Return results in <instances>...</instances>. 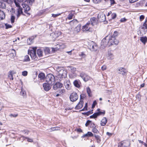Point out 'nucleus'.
Segmentation results:
<instances>
[{"instance_id":"nucleus-59","label":"nucleus","mask_w":147,"mask_h":147,"mask_svg":"<svg viewBox=\"0 0 147 147\" xmlns=\"http://www.w3.org/2000/svg\"><path fill=\"white\" fill-rule=\"evenodd\" d=\"M25 138L27 139V141L28 142H33V140L32 139L29 138L27 137H26Z\"/></svg>"},{"instance_id":"nucleus-2","label":"nucleus","mask_w":147,"mask_h":147,"mask_svg":"<svg viewBox=\"0 0 147 147\" xmlns=\"http://www.w3.org/2000/svg\"><path fill=\"white\" fill-rule=\"evenodd\" d=\"M45 79L46 82L49 84H53L55 80L54 76L51 74H48L45 78Z\"/></svg>"},{"instance_id":"nucleus-34","label":"nucleus","mask_w":147,"mask_h":147,"mask_svg":"<svg viewBox=\"0 0 147 147\" xmlns=\"http://www.w3.org/2000/svg\"><path fill=\"white\" fill-rule=\"evenodd\" d=\"M24 61H29L30 60L29 57L28 55H26L24 57Z\"/></svg>"},{"instance_id":"nucleus-11","label":"nucleus","mask_w":147,"mask_h":147,"mask_svg":"<svg viewBox=\"0 0 147 147\" xmlns=\"http://www.w3.org/2000/svg\"><path fill=\"white\" fill-rule=\"evenodd\" d=\"M127 72L126 69L123 67H120L118 69V73L123 76L126 75Z\"/></svg>"},{"instance_id":"nucleus-21","label":"nucleus","mask_w":147,"mask_h":147,"mask_svg":"<svg viewBox=\"0 0 147 147\" xmlns=\"http://www.w3.org/2000/svg\"><path fill=\"white\" fill-rule=\"evenodd\" d=\"M114 56L113 54L111 52H108L107 55V58L109 60H112L114 59Z\"/></svg>"},{"instance_id":"nucleus-8","label":"nucleus","mask_w":147,"mask_h":147,"mask_svg":"<svg viewBox=\"0 0 147 147\" xmlns=\"http://www.w3.org/2000/svg\"><path fill=\"white\" fill-rule=\"evenodd\" d=\"M78 96L76 92H73L70 96V99L71 101L74 102L76 101L78 98Z\"/></svg>"},{"instance_id":"nucleus-37","label":"nucleus","mask_w":147,"mask_h":147,"mask_svg":"<svg viewBox=\"0 0 147 147\" xmlns=\"http://www.w3.org/2000/svg\"><path fill=\"white\" fill-rule=\"evenodd\" d=\"M34 38H29L27 40V42L28 45H30L31 43V41Z\"/></svg>"},{"instance_id":"nucleus-1","label":"nucleus","mask_w":147,"mask_h":147,"mask_svg":"<svg viewBox=\"0 0 147 147\" xmlns=\"http://www.w3.org/2000/svg\"><path fill=\"white\" fill-rule=\"evenodd\" d=\"M57 79L61 81L63 78H65L67 76V72L62 68H58L57 69Z\"/></svg>"},{"instance_id":"nucleus-42","label":"nucleus","mask_w":147,"mask_h":147,"mask_svg":"<svg viewBox=\"0 0 147 147\" xmlns=\"http://www.w3.org/2000/svg\"><path fill=\"white\" fill-rule=\"evenodd\" d=\"M5 26L6 27V29H8L9 28H11L12 26L11 25H10L8 24H5Z\"/></svg>"},{"instance_id":"nucleus-40","label":"nucleus","mask_w":147,"mask_h":147,"mask_svg":"<svg viewBox=\"0 0 147 147\" xmlns=\"http://www.w3.org/2000/svg\"><path fill=\"white\" fill-rule=\"evenodd\" d=\"M73 16V14L71 13L69 14L67 18L69 20H71L72 19Z\"/></svg>"},{"instance_id":"nucleus-63","label":"nucleus","mask_w":147,"mask_h":147,"mask_svg":"<svg viewBox=\"0 0 147 147\" xmlns=\"http://www.w3.org/2000/svg\"><path fill=\"white\" fill-rule=\"evenodd\" d=\"M79 55L80 56H82L83 57H85V55L83 53H81Z\"/></svg>"},{"instance_id":"nucleus-9","label":"nucleus","mask_w":147,"mask_h":147,"mask_svg":"<svg viewBox=\"0 0 147 147\" xmlns=\"http://www.w3.org/2000/svg\"><path fill=\"white\" fill-rule=\"evenodd\" d=\"M101 45H103L104 47H106L107 46H110L109 45V42L108 40V36H106L105 38L102 40Z\"/></svg>"},{"instance_id":"nucleus-52","label":"nucleus","mask_w":147,"mask_h":147,"mask_svg":"<svg viewBox=\"0 0 147 147\" xmlns=\"http://www.w3.org/2000/svg\"><path fill=\"white\" fill-rule=\"evenodd\" d=\"M93 1L95 3H98L100 2L102 0H93Z\"/></svg>"},{"instance_id":"nucleus-12","label":"nucleus","mask_w":147,"mask_h":147,"mask_svg":"<svg viewBox=\"0 0 147 147\" xmlns=\"http://www.w3.org/2000/svg\"><path fill=\"white\" fill-rule=\"evenodd\" d=\"M64 85L66 88L68 89L69 90L71 88V84L70 82V81L68 80H65L64 81Z\"/></svg>"},{"instance_id":"nucleus-41","label":"nucleus","mask_w":147,"mask_h":147,"mask_svg":"<svg viewBox=\"0 0 147 147\" xmlns=\"http://www.w3.org/2000/svg\"><path fill=\"white\" fill-rule=\"evenodd\" d=\"M97 113L98 114V115L99 116L102 115H104L105 114V111H103L98 112Z\"/></svg>"},{"instance_id":"nucleus-6","label":"nucleus","mask_w":147,"mask_h":147,"mask_svg":"<svg viewBox=\"0 0 147 147\" xmlns=\"http://www.w3.org/2000/svg\"><path fill=\"white\" fill-rule=\"evenodd\" d=\"M14 2L16 6L18 7V13L17 15V18H18L20 17L21 14H23L22 11V9L20 5L18 3L16 0H14Z\"/></svg>"},{"instance_id":"nucleus-35","label":"nucleus","mask_w":147,"mask_h":147,"mask_svg":"<svg viewBox=\"0 0 147 147\" xmlns=\"http://www.w3.org/2000/svg\"><path fill=\"white\" fill-rule=\"evenodd\" d=\"M15 17L13 15H11V21L12 24L14 22L15 19Z\"/></svg>"},{"instance_id":"nucleus-60","label":"nucleus","mask_w":147,"mask_h":147,"mask_svg":"<svg viewBox=\"0 0 147 147\" xmlns=\"http://www.w3.org/2000/svg\"><path fill=\"white\" fill-rule=\"evenodd\" d=\"M22 5L23 6V7L24 9L27 7V6H28V5H27V4L25 3H22Z\"/></svg>"},{"instance_id":"nucleus-23","label":"nucleus","mask_w":147,"mask_h":147,"mask_svg":"<svg viewBox=\"0 0 147 147\" xmlns=\"http://www.w3.org/2000/svg\"><path fill=\"white\" fill-rule=\"evenodd\" d=\"M140 40L144 45H145L147 41V38L146 36L141 37Z\"/></svg>"},{"instance_id":"nucleus-38","label":"nucleus","mask_w":147,"mask_h":147,"mask_svg":"<svg viewBox=\"0 0 147 147\" xmlns=\"http://www.w3.org/2000/svg\"><path fill=\"white\" fill-rule=\"evenodd\" d=\"M9 74L8 75V77L10 79L13 80V74L12 73V71H11L9 72Z\"/></svg>"},{"instance_id":"nucleus-28","label":"nucleus","mask_w":147,"mask_h":147,"mask_svg":"<svg viewBox=\"0 0 147 147\" xmlns=\"http://www.w3.org/2000/svg\"><path fill=\"white\" fill-rule=\"evenodd\" d=\"M94 136L95 137L96 139L97 142L98 143H100L101 142V140L100 136L98 135H95Z\"/></svg>"},{"instance_id":"nucleus-56","label":"nucleus","mask_w":147,"mask_h":147,"mask_svg":"<svg viewBox=\"0 0 147 147\" xmlns=\"http://www.w3.org/2000/svg\"><path fill=\"white\" fill-rule=\"evenodd\" d=\"M127 20V19L125 18H121L120 19V22H124Z\"/></svg>"},{"instance_id":"nucleus-54","label":"nucleus","mask_w":147,"mask_h":147,"mask_svg":"<svg viewBox=\"0 0 147 147\" xmlns=\"http://www.w3.org/2000/svg\"><path fill=\"white\" fill-rule=\"evenodd\" d=\"M147 25L146 23H144L143 24V27H142V28L144 29H147Z\"/></svg>"},{"instance_id":"nucleus-25","label":"nucleus","mask_w":147,"mask_h":147,"mask_svg":"<svg viewBox=\"0 0 147 147\" xmlns=\"http://www.w3.org/2000/svg\"><path fill=\"white\" fill-rule=\"evenodd\" d=\"M74 86L78 88H79L80 87V85L79 84V82L77 80H75L73 82Z\"/></svg>"},{"instance_id":"nucleus-50","label":"nucleus","mask_w":147,"mask_h":147,"mask_svg":"<svg viewBox=\"0 0 147 147\" xmlns=\"http://www.w3.org/2000/svg\"><path fill=\"white\" fill-rule=\"evenodd\" d=\"M28 72L26 71H24L22 72V75L24 76H26L27 75Z\"/></svg>"},{"instance_id":"nucleus-46","label":"nucleus","mask_w":147,"mask_h":147,"mask_svg":"<svg viewBox=\"0 0 147 147\" xmlns=\"http://www.w3.org/2000/svg\"><path fill=\"white\" fill-rule=\"evenodd\" d=\"M65 92V90L64 89H61L59 90V92L60 94H62L64 93Z\"/></svg>"},{"instance_id":"nucleus-20","label":"nucleus","mask_w":147,"mask_h":147,"mask_svg":"<svg viewBox=\"0 0 147 147\" xmlns=\"http://www.w3.org/2000/svg\"><path fill=\"white\" fill-rule=\"evenodd\" d=\"M5 14L4 13L0 10V20H1L5 18Z\"/></svg>"},{"instance_id":"nucleus-57","label":"nucleus","mask_w":147,"mask_h":147,"mask_svg":"<svg viewBox=\"0 0 147 147\" xmlns=\"http://www.w3.org/2000/svg\"><path fill=\"white\" fill-rule=\"evenodd\" d=\"M13 52H12V53H11V55H12L13 56L15 57L16 55V51L14 49H13Z\"/></svg>"},{"instance_id":"nucleus-48","label":"nucleus","mask_w":147,"mask_h":147,"mask_svg":"<svg viewBox=\"0 0 147 147\" xmlns=\"http://www.w3.org/2000/svg\"><path fill=\"white\" fill-rule=\"evenodd\" d=\"M96 104H97V102H96V101L95 100L94 101V102L92 104V109H93L95 107V106L96 105Z\"/></svg>"},{"instance_id":"nucleus-45","label":"nucleus","mask_w":147,"mask_h":147,"mask_svg":"<svg viewBox=\"0 0 147 147\" xmlns=\"http://www.w3.org/2000/svg\"><path fill=\"white\" fill-rule=\"evenodd\" d=\"M70 68L73 73L74 72L76 71V69L75 67L71 66Z\"/></svg>"},{"instance_id":"nucleus-17","label":"nucleus","mask_w":147,"mask_h":147,"mask_svg":"<svg viewBox=\"0 0 147 147\" xmlns=\"http://www.w3.org/2000/svg\"><path fill=\"white\" fill-rule=\"evenodd\" d=\"M84 103L83 101L82 100H80L77 105L75 107L76 109H79L81 108L83 106Z\"/></svg>"},{"instance_id":"nucleus-22","label":"nucleus","mask_w":147,"mask_h":147,"mask_svg":"<svg viewBox=\"0 0 147 147\" xmlns=\"http://www.w3.org/2000/svg\"><path fill=\"white\" fill-rule=\"evenodd\" d=\"M81 28V25H78L74 29V31L76 33L79 32Z\"/></svg>"},{"instance_id":"nucleus-55","label":"nucleus","mask_w":147,"mask_h":147,"mask_svg":"<svg viewBox=\"0 0 147 147\" xmlns=\"http://www.w3.org/2000/svg\"><path fill=\"white\" fill-rule=\"evenodd\" d=\"M91 122V121L90 120H88L86 123L85 124V125L86 126H88L90 124V123Z\"/></svg>"},{"instance_id":"nucleus-31","label":"nucleus","mask_w":147,"mask_h":147,"mask_svg":"<svg viewBox=\"0 0 147 147\" xmlns=\"http://www.w3.org/2000/svg\"><path fill=\"white\" fill-rule=\"evenodd\" d=\"M98 114L96 113H94L92 115L90 116V118H94L95 119L97 117L98 115Z\"/></svg>"},{"instance_id":"nucleus-62","label":"nucleus","mask_w":147,"mask_h":147,"mask_svg":"<svg viewBox=\"0 0 147 147\" xmlns=\"http://www.w3.org/2000/svg\"><path fill=\"white\" fill-rule=\"evenodd\" d=\"M129 1L130 3H134L137 1H138V0H129Z\"/></svg>"},{"instance_id":"nucleus-27","label":"nucleus","mask_w":147,"mask_h":147,"mask_svg":"<svg viewBox=\"0 0 147 147\" xmlns=\"http://www.w3.org/2000/svg\"><path fill=\"white\" fill-rule=\"evenodd\" d=\"M37 54L38 57H41L42 56L43 52L40 49H38L37 50Z\"/></svg>"},{"instance_id":"nucleus-49","label":"nucleus","mask_w":147,"mask_h":147,"mask_svg":"<svg viewBox=\"0 0 147 147\" xmlns=\"http://www.w3.org/2000/svg\"><path fill=\"white\" fill-rule=\"evenodd\" d=\"M112 19H114L117 16L116 14L115 13H113L112 14Z\"/></svg>"},{"instance_id":"nucleus-15","label":"nucleus","mask_w":147,"mask_h":147,"mask_svg":"<svg viewBox=\"0 0 147 147\" xmlns=\"http://www.w3.org/2000/svg\"><path fill=\"white\" fill-rule=\"evenodd\" d=\"M98 18L100 21H104L106 19L105 15L103 13H99L98 16Z\"/></svg>"},{"instance_id":"nucleus-64","label":"nucleus","mask_w":147,"mask_h":147,"mask_svg":"<svg viewBox=\"0 0 147 147\" xmlns=\"http://www.w3.org/2000/svg\"><path fill=\"white\" fill-rule=\"evenodd\" d=\"M18 1L20 2H25L26 1V0H18Z\"/></svg>"},{"instance_id":"nucleus-18","label":"nucleus","mask_w":147,"mask_h":147,"mask_svg":"<svg viewBox=\"0 0 147 147\" xmlns=\"http://www.w3.org/2000/svg\"><path fill=\"white\" fill-rule=\"evenodd\" d=\"M107 121V119L106 117H103L101 121L100 125L102 126H105Z\"/></svg>"},{"instance_id":"nucleus-10","label":"nucleus","mask_w":147,"mask_h":147,"mask_svg":"<svg viewBox=\"0 0 147 147\" xmlns=\"http://www.w3.org/2000/svg\"><path fill=\"white\" fill-rule=\"evenodd\" d=\"M80 76L85 82L88 81L90 78V77L88 76L84 72L81 73Z\"/></svg>"},{"instance_id":"nucleus-43","label":"nucleus","mask_w":147,"mask_h":147,"mask_svg":"<svg viewBox=\"0 0 147 147\" xmlns=\"http://www.w3.org/2000/svg\"><path fill=\"white\" fill-rule=\"evenodd\" d=\"M20 93L21 95L24 96L26 95V92L24 90L22 89V91Z\"/></svg>"},{"instance_id":"nucleus-32","label":"nucleus","mask_w":147,"mask_h":147,"mask_svg":"<svg viewBox=\"0 0 147 147\" xmlns=\"http://www.w3.org/2000/svg\"><path fill=\"white\" fill-rule=\"evenodd\" d=\"M30 9V7L28 6L27 7L24 9V11L26 13L28 14L29 16L30 15V13L27 12L29 11Z\"/></svg>"},{"instance_id":"nucleus-13","label":"nucleus","mask_w":147,"mask_h":147,"mask_svg":"<svg viewBox=\"0 0 147 147\" xmlns=\"http://www.w3.org/2000/svg\"><path fill=\"white\" fill-rule=\"evenodd\" d=\"M89 47L90 50L92 51H96L97 48L96 45L93 42H92V43L90 45Z\"/></svg>"},{"instance_id":"nucleus-61","label":"nucleus","mask_w":147,"mask_h":147,"mask_svg":"<svg viewBox=\"0 0 147 147\" xmlns=\"http://www.w3.org/2000/svg\"><path fill=\"white\" fill-rule=\"evenodd\" d=\"M101 68L102 70H105L106 69V66L105 65H103L102 66Z\"/></svg>"},{"instance_id":"nucleus-39","label":"nucleus","mask_w":147,"mask_h":147,"mask_svg":"<svg viewBox=\"0 0 147 147\" xmlns=\"http://www.w3.org/2000/svg\"><path fill=\"white\" fill-rule=\"evenodd\" d=\"M60 129V127H55L51 128V130L52 131H54L55 130H59Z\"/></svg>"},{"instance_id":"nucleus-51","label":"nucleus","mask_w":147,"mask_h":147,"mask_svg":"<svg viewBox=\"0 0 147 147\" xmlns=\"http://www.w3.org/2000/svg\"><path fill=\"white\" fill-rule=\"evenodd\" d=\"M18 115L17 114H11L9 115V116L11 117H17Z\"/></svg>"},{"instance_id":"nucleus-5","label":"nucleus","mask_w":147,"mask_h":147,"mask_svg":"<svg viewBox=\"0 0 147 147\" xmlns=\"http://www.w3.org/2000/svg\"><path fill=\"white\" fill-rule=\"evenodd\" d=\"M130 145V143L128 140L122 141L118 144V147H128Z\"/></svg>"},{"instance_id":"nucleus-58","label":"nucleus","mask_w":147,"mask_h":147,"mask_svg":"<svg viewBox=\"0 0 147 147\" xmlns=\"http://www.w3.org/2000/svg\"><path fill=\"white\" fill-rule=\"evenodd\" d=\"M144 18V15H142L140 17V21H142Z\"/></svg>"},{"instance_id":"nucleus-16","label":"nucleus","mask_w":147,"mask_h":147,"mask_svg":"<svg viewBox=\"0 0 147 147\" xmlns=\"http://www.w3.org/2000/svg\"><path fill=\"white\" fill-rule=\"evenodd\" d=\"M51 84H49L47 82L44 83L43 84V86L44 90L46 91H48L50 90L51 88L50 86Z\"/></svg>"},{"instance_id":"nucleus-53","label":"nucleus","mask_w":147,"mask_h":147,"mask_svg":"<svg viewBox=\"0 0 147 147\" xmlns=\"http://www.w3.org/2000/svg\"><path fill=\"white\" fill-rule=\"evenodd\" d=\"M87 103H86L85 104V105L84 108H83L82 110V111H84L85 110H86L87 109Z\"/></svg>"},{"instance_id":"nucleus-14","label":"nucleus","mask_w":147,"mask_h":147,"mask_svg":"<svg viewBox=\"0 0 147 147\" xmlns=\"http://www.w3.org/2000/svg\"><path fill=\"white\" fill-rule=\"evenodd\" d=\"M63 84L59 82H56L53 86V89L57 90L58 88H61L63 86Z\"/></svg>"},{"instance_id":"nucleus-47","label":"nucleus","mask_w":147,"mask_h":147,"mask_svg":"<svg viewBox=\"0 0 147 147\" xmlns=\"http://www.w3.org/2000/svg\"><path fill=\"white\" fill-rule=\"evenodd\" d=\"M60 15H61V13H60L57 14H52V16L54 18L56 17L57 16Z\"/></svg>"},{"instance_id":"nucleus-33","label":"nucleus","mask_w":147,"mask_h":147,"mask_svg":"<svg viewBox=\"0 0 147 147\" xmlns=\"http://www.w3.org/2000/svg\"><path fill=\"white\" fill-rule=\"evenodd\" d=\"M5 5L4 3L0 1V8L5 9Z\"/></svg>"},{"instance_id":"nucleus-30","label":"nucleus","mask_w":147,"mask_h":147,"mask_svg":"<svg viewBox=\"0 0 147 147\" xmlns=\"http://www.w3.org/2000/svg\"><path fill=\"white\" fill-rule=\"evenodd\" d=\"M87 90V92L88 94V96L91 97L92 96V94H91V91L90 90V89L89 87H88L86 89Z\"/></svg>"},{"instance_id":"nucleus-36","label":"nucleus","mask_w":147,"mask_h":147,"mask_svg":"<svg viewBox=\"0 0 147 147\" xmlns=\"http://www.w3.org/2000/svg\"><path fill=\"white\" fill-rule=\"evenodd\" d=\"M38 77L40 78L41 79H43L44 78L45 76L44 74L41 73L38 75Z\"/></svg>"},{"instance_id":"nucleus-44","label":"nucleus","mask_w":147,"mask_h":147,"mask_svg":"<svg viewBox=\"0 0 147 147\" xmlns=\"http://www.w3.org/2000/svg\"><path fill=\"white\" fill-rule=\"evenodd\" d=\"M92 131L96 134H98L99 133V131L97 129L95 128H94L92 129Z\"/></svg>"},{"instance_id":"nucleus-24","label":"nucleus","mask_w":147,"mask_h":147,"mask_svg":"<svg viewBox=\"0 0 147 147\" xmlns=\"http://www.w3.org/2000/svg\"><path fill=\"white\" fill-rule=\"evenodd\" d=\"M57 46L58 47H59V48L61 49H63L65 47V45L62 43H60L57 45Z\"/></svg>"},{"instance_id":"nucleus-3","label":"nucleus","mask_w":147,"mask_h":147,"mask_svg":"<svg viewBox=\"0 0 147 147\" xmlns=\"http://www.w3.org/2000/svg\"><path fill=\"white\" fill-rule=\"evenodd\" d=\"M36 48H34L28 51V54L30 55L32 59L34 61H37L39 59L36 55Z\"/></svg>"},{"instance_id":"nucleus-19","label":"nucleus","mask_w":147,"mask_h":147,"mask_svg":"<svg viewBox=\"0 0 147 147\" xmlns=\"http://www.w3.org/2000/svg\"><path fill=\"white\" fill-rule=\"evenodd\" d=\"M90 24L92 26H93L96 24V18H95L93 17L91 18L90 19Z\"/></svg>"},{"instance_id":"nucleus-7","label":"nucleus","mask_w":147,"mask_h":147,"mask_svg":"<svg viewBox=\"0 0 147 147\" xmlns=\"http://www.w3.org/2000/svg\"><path fill=\"white\" fill-rule=\"evenodd\" d=\"M91 25L90 24V22H88L85 25L83 26H82V30L84 32H86L87 31H90L91 30Z\"/></svg>"},{"instance_id":"nucleus-29","label":"nucleus","mask_w":147,"mask_h":147,"mask_svg":"<svg viewBox=\"0 0 147 147\" xmlns=\"http://www.w3.org/2000/svg\"><path fill=\"white\" fill-rule=\"evenodd\" d=\"M44 51L45 53L46 54H48L50 53V51L49 48L46 47L44 49Z\"/></svg>"},{"instance_id":"nucleus-26","label":"nucleus","mask_w":147,"mask_h":147,"mask_svg":"<svg viewBox=\"0 0 147 147\" xmlns=\"http://www.w3.org/2000/svg\"><path fill=\"white\" fill-rule=\"evenodd\" d=\"M93 135L92 133L91 132H88L87 134L84 135L82 137L83 138L88 136H92Z\"/></svg>"},{"instance_id":"nucleus-4","label":"nucleus","mask_w":147,"mask_h":147,"mask_svg":"<svg viewBox=\"0 0 147 147\" xmlns=\"http://www.w3.org/2000/svg\"><path fill=\"white\" fill-rule=\"evenodd\" d=\"M108 40L110 46L114 44L117 45L119 42L118 40H117L115 36L113 35L111 37L108 36Z\"/></svg>"}]
</instances>
